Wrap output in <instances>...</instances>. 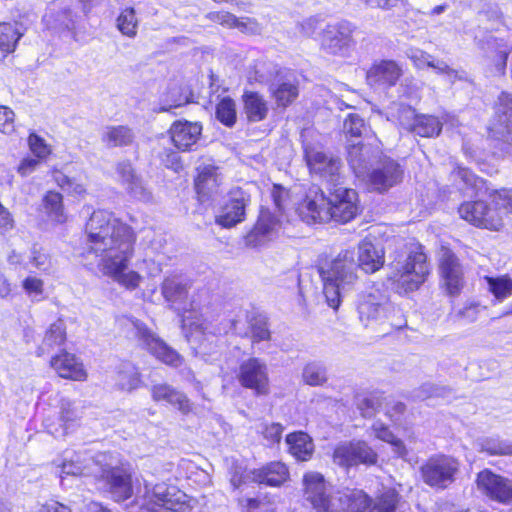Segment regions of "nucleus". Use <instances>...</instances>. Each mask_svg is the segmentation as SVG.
Returning a JSON list of instances; mask_svg holds the SVG:
<instances>
[{
  "instance_id": "1",
  "label": "nucleus",
  "mask_w": 512,
  "mask_h": 512,
  "mask_svg": "<svg viewBox=\"0 0 512 512\" xmlns=\"http://www.w3.org/2000/svg\"><path fill=\"white\" fill-rule=\"evenodd\" d=\"M85 241L82 255L103 257V274L113 279L126 290L139 287L142 276L134 270L127 271L129 257L136 234L133 228L112 212L97 209L91 213L84 225Z\"/></svg>"
},
{
  "instance_id": "2",
  "label": "nucleus",
  "mask_w": 512,
  "mask_h": 512,
  "mask_svg": "<svg viewBox=\"0 0 512 512\" xmlns=\"http://www.w3.org/2000/svg\"><path fill=\"white\" fill-rule=\"evenodd\" d=\"M385 251L369 240L358 245L357 263L353 249H343L336 256L322 252L314 267L322 283V291L329 307L338 310L342 303V290L352 289L359 280L358 268L373 274L384 267Z\"/></svg>"
},
{
  "instance_id": "3",
  "label": "nucleus",
  "mask_w": 512,
  "mask_h": 512,
  "mask_svg": "<svg viewBox=\"0 0 512 512\" xmlns=\"http://www.w3.org/2000/svg\"><path fill=\"white\" fill-rule=\"evenodd\" d=\"M63 474L72 476H93L103 483L104 488L117 502L129 499L133 495L132 471L128 464L120 463L113 453L100 452L92 455L80 450L69 455L65 452L63 461L58 465Z\"/></svg>"
},
{
  "instance_id": "4",
  "label": "nucleus",
  "mask_w": 512,
  "mask_h": 512,
  "mask_svg": "<svg viewBox=\"0 0 512 512\" xmlns=\"http://www.w3.org/2000/svg\"><path fill=\"white\" fill-rule=\"evenodd\" d=\"M457 213L460 219L476 229L503 232L508 215L512 214V188L490 189L486 198L465 200L459 204Z\"/></svg>"
},
{
  "instance_id": "5",
  "label": "nucleus",
  "mask_w": 512,
  "mask_h": 512,
  "mask_svg": "<svg viewBox=\"0 0 512 512\" xmlns=\"http://www.w3.org/2000/svg\"><path fill=\"white\" fill-rule=\"evenodd\" d=\"M306 500L317 512H362L370 504L366 493L358 489L331 491L319 473H307L303 479Z\"/></svg>"
},
{
  "instance_id": "6",
  "label": "nucleus",
  "mask_w": 512,
  "mask_h": 512,
  "mask_svg": "<svg viewBox=\"0 0 512 512\" xmlns=\"http://www.w3.org/2000/svg\"><path fill=\"white\" fill-rule=\"evenodd\" d=\"M388 281L399 293L415 292L427 281L431 269L424 245L415 242L406 246L389 263Z\"/></svg>"
},
{
  "instance_id": "7",
  "label": "nucleus",
  "mask_w": 512,
  "mask_h": 512,
  "mask_svg": "<svg viewBox=\"0 0 512 512\" xmlns=\"http://www.w3.org/2000/svg\"><path fill=\"white\" fill-rule=\"evenodd\" d=\"M140 512H192L193 500L175 486L159 483L151 486L144 483V494L140 497Z\"/></svg>"
},
{
  "instance_id": "8",
  "label": "nucleus",
  "mask_w": 512,
  "mask_h": 512,
  "mask_svg": "<svg viewBox=\"0 0 512 512\" xmlns=\"http://www.w3.org/2000/svg\"><path fill=\"white\" fill-rule=\"evenodd\" d=\"M436 266L443 293L450 298L460 296L466 286L465 266L449 244H442L438 248Z\"/></svg>"
},
{
  "instance_id": "9",
  "label": "nucleus",
  "mask_w": 512,
  "mask_h": 512,
  "mask_svg": "<svg viewBox=\"0 0 512 512\" xmlns=\"http://www.w3.org/2000/svg\"><path fill=\"white\" fill-rule=\"evenodd\" d=\"M343 134L348 143L347 159L350 164L364 161V143L362 139H372L377 144L381 143L371 126L356 113H350L346 116L343 123Z\"/></svg>"
},
{
  "instance_id": "10",
  "label": "nucleus",
  "mask_w": 512,
  "mask_h": 512,
  "mask_svg": "<svg viewBox=\"0 0 512 512\" xmlns=\"http://www.w3.org/2000/svg\"><path fill=\"white\" fill-rule=\"evenodd\" d=\"M328 198L329 223L347 224L362 212L359 194L353 188H335Z\"/></svg>"
},
{
  "instance_id": "11",
  "label": "nucleus",
  "mask_w": 512,
  "mask_h": 512,
  "mask_svg": "<svg viewBox=\"0 0 512 512\" xmlns=\"http://www.w3.org/2000/svg\"><path fill=\"white\" fill-rule=\"evenodd\" d=\"M329 198L317 186L310 187L303 197L295 204V213L299 219L308 225H323L329 223Z\"/></svg>"
},
{
  "instance_id": "12",
  "label": "nucleus",
  "mask_w": 512,
  "mask_h": 512,
  "mask_svg": "<svg viewBox=\"0 0 512 512\" xmlns=\"http://www.w3.org/2000/svg\"><path fill=\"white\" fill-rule=\"evenodd\" d=\"M236 379L242 388L251 390L256 396H265L270 392L267 364L258 357L243 360L238 366Z\"/></svg>"
},
{
  "instance_id": "13",
  "label": "nucleus",
  "mask_w": 512,
  "mask_h": 512,
  "mask_svg": "<svg viewBox=\"0 0 512 512\" xmlns=\"http://www.w3.org/2000/svg\"><path fill=\"white\" fill-rule=\"evenodd\" d=\"M404 170L395 159L385 156L365 176V184L370 192L384 194L402 183Z\"/></svg>"
},
{
  "instance_id": "14",
  "label": "nucleus",
  "mask_w": 512,
  "mask_h": 512,
  "mask_svg": "<svg viewBox=\"0 0 512 512\" xmlns=\"http://www.w3.org/2000/svg\"><path fill=\"white\" fill-rule=\"evenodd\" d=\"M355 31L356 26L346 20L326 25L321 32V49L333 56L346 54L355 44Z\"/></svg>"
},
{
  "instance_id": "15",
  "label": "nucleus",
  "mask_w": 512,
  "mask_h": 512,
  "mask_svg": "<svg viewBox=\"0 0 512 512\" xmlns=\"http://www.w3.org/2000/svg\"><path fill=\"white\" fill-rule=\"evenodd\" d=\"M404 76V66L394 59H378L371 63L365 74L368 86L389 90L399 84Z\"/></svg>"
},
{
  "instance_id": "16",
  "label": "nucleus",
  "mask_w": 512,
  "mask_h": 512,
  "mask_svg": "<svg viewBox=\"0 0 512 512\" xmlns=\"http://www.w3.org/2000/svg\"><path fill=\"white\" fill-rule=\"evenodd\" d=\"M49 367L61 379L85 382L89 374L83 360L65 348L59 349L49 359Z\"/></svg>"
},
{
  "instance_id": "17",
  "label": "nucleus",
  "mask_w": 512,
  "mask_h": 512,
  "mask_svg": "<svg viewBox=\"0 0 512 512\" xmlns=\"http://www.w3.org/2000/svg\"><path fill=\"white\" fill-rule=\"evenodd\" d=\"M459 463L451 457L430 458L421 468L423 481L435 488L444 489L454 481Z\"/></svg>"
},
{
  "instance_id": "18",
  "label": "nucleus",
  "mask_w": 512,
  "mask_h": 512,
  "mask_svg": "<svg viewBox=\"0 0 512 512\" xmlns=\"http://www.w3.org/2000/svg\"><path fill=\"white\" fill-rule=\"evenodd\" d=\"M250 195L237 187L229 191L228 199L221 207L215 222L222 228H232L246 219V207L250 204Z\"/></svg>"
},
{
  "instance_id": "19",
  "label": "nucleus",
  "mask_w": 512,
  "mask_h": 512,
  "mask_svg": "<svg viewBox=\"0 0 512 512\" xmlns=\"http://www.w3.org/2000/svg\"><path fill=\"white\" fill-rule=\"evenodd\" d=\"M304 159L311 175H317L325 181H337L342 167L341 160L330 156L315 147L304 149Z\"/></svg>"
},
{
  "instance_id": "20",
  "label": "nucleus",
  "mask_w": 512,
  "mask_h": 512,
  "mask_svg": "<svg viewBox=\"0 0 512 512\" xmlns=\"http://www.w3.org/2000/svg\"><path fill=\"white\" fill-rule=\"evenodd\" d=\"M222 177L219 167L214 164H205L196 168L193 180L194 191L199 202L211 200L220 192Z\"/></svg>"
},
{
  "instance_id": "21",
  "label": "nucleus",
  "mask_w": 512,
  "mask_h": 512,
  "mask_svg": "<svg viewBox=\"0 0 512 512\" xmlns=\"http://www.w3.org/2000/svg\"><path fill=\"white\" fill-rule=\"evenodd\" d=\"M477 486L491 500L502 504L512 503V482L500 475L484 470L477 476Z\"/></svg>"
},
{
  "instance_id": "22",
  "label": "nucleus",
  "mask_w": 512,
  "mask_h": 512,
  "mask_svg": "<svg viewBox=\"0 0 512 512\" xmlns=\"http://www.w3.org/2000/svg\"><path fill=\"white\" fill-rule=\"evenodd\" d=\"M376 460L377 454L363 441L341 444L334 451V461L342 466L374 464Z\"/></svg>"
},
{
  "instance_id": "23",
  "label": "nucleus",
  "mask_w": 512,
  "mask_h": 512,
  "mask_svg": "<svg viewBox=\"0 0 512 512\" xmlns=\"http://www.w3.org/2000/svg\"><path fill=\"white\" fill-rule=\"evenodd\" d=\"M167 133L175 148L181 152H188L198 142L202 134V125L199 122L175 120Z\"/></svg>"
},
{
  "instance_id": "24",
  "label": "nucleus",
  "mask_w": 512,
  "mask_h": 512,
  "mask_svg": "<svg viewBox=\"0 0 512 512\" xmlns=\"http://www.w3.org/2000/svg\"><path fill=\"white\" fill-rule=\"evenodd\" d=\"M150 394L152 400L156 403L169 406L185 415L192 412L193 403L188 396L168 383H156L152 385Z\"/></svg>"
},
{
  "instance_id": "25",
  "label": "nucleus",
  "mask_w": 512,
  "mask_h": 512,
  "mask_svg": "<svg viewBox=\"0 0 512 512\" xmlns=\"http://www.w3.org/2000/svg\"><path fill=\"white\" fill-rule=\"evenodd\" d=\"M279 224L280 220L275 213L268 207H261L257 220L244 237L245 244L249 247L260 246Z\"/></svg>"
},
{
  "instance_id": "26",
  "label": "nucleus",
  "mask_w": 512,
  "mask_h": 512,
  "mask_svg": "<svg viewBox=\"0 0 512 512\" xmlns=\"http://www.w3.org/2000/svg\"><path fill=\"white\" fill-rule=\"evenodd\" d=\"M49 175L55 185L63 190L69 197L81 201L89 195L88 185L82 179L71 177L56 166L49 170Z\"/></svg>"
},
{
  "instance_id": "27",
  "label": "nucleus",
  "mask_w": 512,
  "mask_h": 512,
  "mask_svg": "<svg viewBox=\"0 0 512 512\" xmlns=\"http://www.w3.org/2000/svg\"><path fill=\"white\" fill-rule=\"evenodd\" d=\"M68 334L65 321L62 318H58L44 331L41 345L37 348L36 354L41 357L49 351L55 348H61L67 343Z\"/></svg>"
},
{
  "instance_id": "28",
  "label": "nucleus",
  "mask_w": 512,
  "mask_h": 512,
  "mask_svg": "<svg viewBox=\"0 0 512 512\" xmlns=\"http://www.w3.org/2000/svg\"><path fill=\"white\" fill-rule=\"evenodd\" d=\"M41 206L46 217L55 225H63L68 221L64 197L54 189L47 190L41 199Z\"/></svg>"
},
{
  "instance_id": "29",
  "label": "nucleus",
  "mask_w": 512,
  "mask_h": 512,
  "mask_svg": "<svg viewBox=\"0 0 512 512\" xmlns=\"http://www.w3.org/2000/svg\"><path fill=\"white\" fill-rule=\"evenodd\" d=\"M243 111L249 122L265 120L269 113V105L263 95L257 91L245 90L241 96Z\"/></svg>"
},
{
  "instance_id": "30",
  "label": "nucleus",
  "mask_w": 512,
  "mask_h": 512,
  "mask_svg": "<svg viewBox=\"0 0 512 512\" xmlns=\"http://www.w3.org/2000/svg\"><path fill=\"white\" fill-rule=\"evenodd\" d=\"M387 298L378 289L361 295L357 302V311L361 321L376 319Z\"/></svg>"
},
{
  "instance_id": "31",
  "label": "nucleus",
  "mask_w": 512,
  "mask_h": 512,
  "mask_svg": "<svg viewBox=\"0 0 512 512\" xmlns=\"http://www.w3.org/2000/svg\"><path fill=\"white\" fill-rule=\"evenodd\" d=\"M442 127L443 124L436 115L414 114L408 131L422 138H433L440 135Z\"/></svg>"
},
{
  "instance_id": "32",
  "label": "nucleus",
  "mask_w": 512,
  "mask_h": 512,
  "mask_svg": "<svg viewBox=\"0 0 512 512\" xmlns=\"http://www.w3.org/2000/svg\"><path fill=\"white\" fill-rule=\"evenodd\" d=\"M252 482L269 486H280L288 477V469L281 462H272L266 467L251 471Z\"/></svg>"
},
{
  "instance_id": "33",
  "label": "nucleus",
  "mask_w": 512,
  "mask_h": 512,
  "mask_svg": "<svg viewBox=\"0 0 512 512\" xmlns=\"http://www.w3.org/2000/svg\"><path fill=\"white\" fill-rule=\"evenodd\" d=\"M495 108L494 119L502 128L500 133L512 141V120L508 118V116L512 117V93L501 91L497 97Z\"/></svg>"
},
{
  "instance_id": "34",
  "label": "nucleus",
  "mask_w": 512,
  "mask_h": 512,
  "mask_svg": "<svg viewBox=\"0 0 512 512\" xmlns=\"http://www.w3.org/2000/svg\"><path fill=\"white\" fill-rule=\"evenodd\" d=\"M101 139L110 148L125 147L133 143L134 135L127 125H116L107 127Z\"/></svg>"
},
{
  "instance_id": "35",
  "label": "nucleus",
  "mask_w": 512,
  "mask_h": 512,
  "mask_svg": "<svg viewBox=\"0 0 512 512\" xmlns=\"http://www.w3.org/2000/svg\"><path fill=\"white\" fill-rule=\"evenodd\" d=\"M511 51L512 48L506 44L496 43L490 53L486 55L487 67L494 75H505Z\"/></svg>"
},
{
  "instance_id": "36",
  "label": "nucleus",
  "mask_w": 512,
  "mask_h": 512,
  "mask_svg": "<svg viewBox=\"0 0 512 512\" xmlns=\"http://www.w3.org/2000/svg\"><path fill=\"white\" fill-rule=\"evenodd\" d=\"M271 97L280 108L292 105L299 96V84L297 81H283L270 90Z\"/></svg>"
},
{
  "instance_id": "37",
  "label": "nucleus",
  "mask_w": 512,
  "mask_h": 512,
  "mask_svg": "<svg viewBox=\"0 0 512 512\" xmlns=\"http://www.w3.org/2000/svg\"><path fill=\"white\" fill-rule=\"evenodd\" d=\"M286 442L291 454L301 461L308 460L313 453V443L310 437L303 432L287 435Z\"/></svg>"
},
{
  "instance_id": "38",
  "label": "nucleus",
  "mask_w": 512,
  "mask_h": 512,
  "mask_svg": "<svg viewBox=\"0 0 512 512\" xmlns=\"http://www.w3.org/2000/svg\"><path fill=\"white\" fill-rule=\"evenodd\" d=\"M22 33L11 22H0V53L7 56L15 51Z\"/></svg>"
},
{
  "instance_id": "39",
  "label": "nucleus",
  "mask_w": 512,
  "mask_h": 512,
  "mask_svg": "<svg viewBox=\"0 0 512 512\" xmlns=\"http://www.w3.org/2000/svg\"><path fill=\"white\" fill-rule=\"evenodd\" d=\"M150 353L162 363L177 368L184 362V358L162 339H158L150 348Z\"/></svg>"
},
{
  "instance_id": "40",
  "label": "nucleus",
  "mask_w": 512,
  "mask_h": 512,
  "mask_svg": "<svg viewBox=\"0 0 512 512\" xmlns=\"http://www.w3.org/2000/svg\"><path fill=\"white\" fill-rule=\"evenodd\" d=\"M488 291L498 301H503L512 295V278L508 274L500 276H485Z\"/></svg>"
},
{
  "instance_id": "41",
  "label": "nucleus",
  "mask_w": 512,
  "mask_h": 512,
  "mask_svg": "<svg viewBox=\"0 0 512 512\" xmlns=\"http://www.w3.org/2000/svg\"><path fill=\"white\" fill-rule=\"evenodd\" d=\"M216 119L226 127H233L237 122V108L230 96L221 98L215 106Z\"/></svg>"
},
{
  "instance_id": "42",
  "label": "nucleus",
  "mask_w": 512,
  "mask_h": 512,
  "mask_svg": "<svg viewBox=\"0 0 512 512\" xmlns=\"http://www.w3.org/2000/svg\"><path fill=\"white\" fill-rule=\"evenodd\" d=\"M249 337L252 344L271 340L268 319L262 315H253L249 320Z\"/></svg>"
},
{
  "instance_id": "43",
  "label": "nucleus",
  "mask_w": 512,
  "mask_h": 512,
  "mask_svg": "<svg viewBox=\"0 0 512 512\" xmlns=\"http://www.w3.org/2000/svg\"><path fill=\"white\" fill-rule=\"evenodd\" d=\"M117 28L125 36L130 38L136 36L138 20L133 7H126L120 11L117 17Z\"/></svg>"
},
{
  "instance_id": "44",
  "label": "nucleus",
  "mask_w": 512,
  "mask_h": 512,
  "mask_svg": "<svg viewBox=\"0 0 512 512\" xmlns=\"http://www.w3.org/2000/svg\"><path fill=\"white\" fill-rule=\"evenodd\" d=\"M116 174L121 185L127 190H133L139 184L135 170L130 161H122L116 164Z\"/></svg>"
},
{
  "instance_id": "45",
  "label": "nucleus",
  "mask_w": 512,
  "mask_h": 512,
  "mask_svg": "<svg viewBox=\"0 0 512 512\" xmlns=\"http://www.w3.org/2000/svg\"><path fill=\"white\" fill-rule=\"evenodd\" d=\"M303 381L310 386H321L327 382L325 367L316 363H307L302 373Z\"/></svg>"
},
{
  "instance_id": "46",
  "label": "nucleus",
  "mask_w": 512,
  "mask_h": 512,
  "mask_svg": "<svg viewBox=\"0 0 512 512\" xmlns=\"http://www.w3.org/2000/svg\"><path fill=\"white\" fill-rule=\"evenodd\" d=\"M43 425L47 432L55 438L65 437L74 425L73 418H44Z\"/></svg>"
},
{
  "instance_id": "47",
  "label": "nucleus",
  "mask_w": 512,
  "mask_h": 512,
  "mask_svg": "<svg viewBox=\"0 0 512 512\" xmlns=\"http://www.w3.org/2000/svg\"><path fill=\"white\" fill-rule=\"evenodd\" d=\"M27 144L32 154L42 161L46 160L52 153L51 146L35 132L29 133Z\"/></svg>"
},
{
  "instance_id": "48",
  "label": "nucleus",
  "mask_w": 512,
  "mask_h": 512,
  "mask_svg": "<svg viewBox=\"0 0 512 512\" xmlns=\"http://www.w3.org/2000/svg\"><path fill=\"white\" fill-rule=\"evenodd\" d=\"M398 501V493L391 489L387 490L377 498L371 512H395Z\"/></svg>"
},
{
  "instance_id": "49",
  "label": "nucleus",
  "mask_w": 512,
  "mask_h": 512,
  "mask_svg": "<svg viewBox=\"0 0 512 512\" xmlns=\"http://www.w3.org/2000/svg\"><path fill=\"white\" fill-rule=\"evenodd\" d=\"M270 197L274 204L275 211L279 215H283L286 211L287 204L290 200V191L283 185L274 183L270 190Z\"/></svg>"
},
{
  "instance_id": "50",
  "label": "nucleus",
  "mask_w": 512,
  "mask_h": 512,
  "mask_svg": "<svg viewBox=\"0 0 512 512\" xmlns=\"http://www.w3.org/2000/svg\"><path fill=\"white\" fill-rule=\"evenodd\" d=\"M373 431L375 436L378 439H381L385 442L392 444L395 447V451L399 456H403L405 454V447L401 440H399L388 427L384 426L380 422H376L373 425Z\"/></svg>"
},
{
  "instance_id": "51",
  "label": "nucleus",
  "mask_w": 512,
  "mask_h": 512,
  "mask_svg": "<svg viewBox=\"0 0 512 512\" xmlns=\"http://www.w3.org/2000/svg\"><path fill=\"white\" fill-rule=\"evenodd\" d=\"M481 449L490 455L512 454V445L497 438H487L483 440Z\"/></svg>"
},
{
  "instance_id": "52",
  "label": "nucleus",
  "mask_w": 512,
  "mask_h": 512,
  "mask_svg": "<svg viewBox=\"0 0 512 512\" xmlns=\"http://www.w3.org/2000/svg\"><path fill=\"white\" fill-rule=\"evenodd\" d=\"M206 19L227 28H237L240 26L239 19L228 11H211L206 14Z\"/></svg>"
},
{
  "instance_id": "53",
  "label": "nucleus",
  "mask_w": 512,
  "mask_h": 512,
  "mask_svg": "<svg viewBox=\"0 0 512 512\" xmlns=\"http://www.w3.org/2000/svg\"><path fill=\"white\" fill-rule=\"evenodd\" d=\"M15 113L6 106L0 105V133L10 135L15 132Z\"/></svg>"
},
{
  "instance_id": "54",
  "label": "nucleus",
  "mask_w": 512,
  "mask_h": 512,
  "mask_svg": "<svg viewBox=\"0 0 512 512\" xmlns=\"http://www.w3.org/2000/svg\"><path fill=\"white\" fill-rule=\"evenodd\" d=\"M21 286L28 296H41L44 293V281L34 275L26 276Z\"/></svg>"
},
{
  "instance_id": "55",
  "label": "nucleus",
  "mask_w": 512,
  "mask_h": 512,
  "mask_svg": "<svg viewBox=\"0 0 512 512\" xmlns=\"http://www.w3.org/2000/svg\"><path fill=\"white\" fill-rule=\"evenodd\" d=\"M133 326L136 329V336L141 340L148 349L159 339L154 336L150 328L138 319L131 320Z\"/></svg>"
},
{
  "instance_id": "56",
  "label": "nucleus",
  "mask_w": 512,
  "mask_h": 512,
  "mask_svg": "<svg viewBox=\"0 0 512 512\" xmlns=\"http://www.w3.org/2000/svg\"><path fill=\"white\" fill-rule=\"evenodd\" d=\"M163 162L167 169H170L174 172H180L184 168L180 155L171 149L165 151Z\"/></svg>"
},
{
  "instance_id": "57",
  "label": "nucleus",
  "mask_w": 512,
  "mask_h": 512,
  "mask_svg": "<svg viewBox=\"0 0 512 512\" xmlns=\"http://www.w3.org/2000/svg\"><path fill=\"white\" fill-rule=\"evenodd\" d=\"M41 161L42 160L36 158L35 156L34 158L24 157L17 167L18 174L22 177L28 176L29 174L36 170L37 166Z\"/></svg>"
},
{
  "instance_id": "58",
  "label": "nucleus",
  "mask_w": 512,
  "mask_h": 512,
  "mask_svg": "<svg viewBox=\"0 0 512 512\" xmlns=\"http://www.w3.org/2000/svg\"><path fill=\"white\" fill-rule=\"evenodd\" d=\"M15 226V221L12 213L2 203L0 204V230L1 232H8Z\"/></svg>"
},
{
  "instance_id": "59",
  "label": "nucleus",
  "mask_w": 512,
  "mask_h": 512,
  "mask_svg": "<svg viewBox=\"0 0 512 512\" xmlns=\"http://www.w3.org/2000/svg\"><path fill=\"white\" fill-rule=\"evenodd\" d=\"M192 93L182 95L180 94L178 98L172 99L171 103L165 106L160 107L159 111L161 112H171L173 108L183 107L192 102Z\"/></svg>"
},
{
  "instance_id": "60",
  "label": "nucleus",
  "mask_w": 512,
  "mask_h": 512,
  "mask_svg": "<svg viewBox=\"0 0 512 512\" xmlns=\"http://www.w3.org/2000/svg\"><path fill=\"white\" fill-rule=\"evenodd\" d=\"M283 428L278 423H272L270 426H267L263 432L264 437L270 440L271 443L279 442L281 439Z\"/></svg>"
},
{
  "instance_id": "61",
  "label": "nucleus",
  "mask_w": 512,
  "mask_h": 512,
  "mask_svg": "<svg viewBox=\"0 0 512 512\" xmlns=\"http://www.w3.org/2000/svg\"><path fill=\"white\" fill-rule=\"evenodd\" d=\"M367 7L373 9L389 10L394 7L398 0H360Z\"/></svg>"
},
{
  "instance_id": "62",
  "label": "nucleus",
  "mask_w": 512,
  "mask_h": 512,
  "mask_svg": "<svg viewBox=\"0 0 512 512\" xmlns=\"http://www.w3.org/2000/svg\"><path fill=\"white\" fill-rule=\"evenodd\" d=\"M39 512H71V511H70L69 507H67L59 502L51 501V502L43 504L41 506Z\"/></svg>"
},
{
  "instance_id": "63",
  "label": "nucleus",
  "mask_w": 512,
  "mask_h": 512,
  "mask_svg": "<svg viewBox=\"0 0 512 512\" xmlns=\"http://www.w3.org/2000/svg\"><path fill=\"white\" fill-rule=\"evenodd\" d=\"M358 405L361 409H375L380 405V400L379 397L370 395L369 397L362 398Z\"/></svg>"
},
{
  "instance_id": "64",
  "label": "nucleus",
  "mask_w": 512,
  "mask_h": 512,
  "mask_svg": "<svg viewBox=\"0 0 512 512\" xmlns=\"http://www.w3.org/2000/svg\"><path fill=\"white\" fill-rule=\"evenodd\" d=\"M12 293V285L10 281L0 274V298H7Z\"/></svg>"
}]
</instances>
